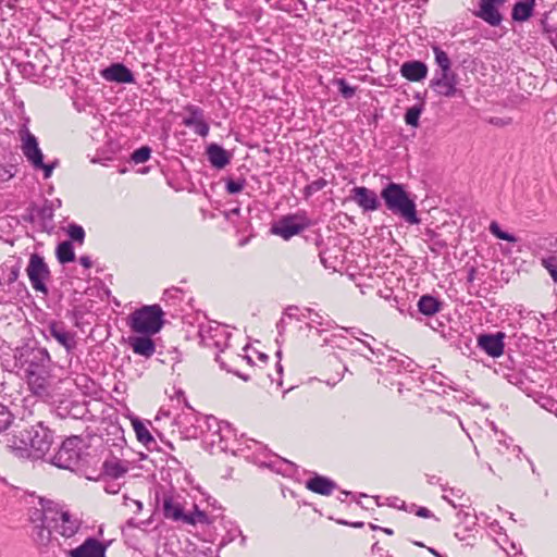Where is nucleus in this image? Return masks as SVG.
<instances>
[{"label": "nucleus", "instance_id": "f257e3e1", "mask_svg": "<svg viewBox=\"0 0 557 557\" xmlns=\"http://www.w3.org/2000/svg\"><path fill=\"white\" fill-rule=\"evenodd\" d=\"M7 348L8 351L2 349V369L25 379L33 394L48 396L53 366L48 350L30 344Z\"/></svg>", "mask_w": 557, "mask_h": 557}, {"label": "nucleus", "instance_id": "f03ea898", "mask_svg": "<svg viewBox=\"0 0 557 557\" xmlns=\"http://www.w3.org/2000/svg\"><path fill=\"white\" fill-rule=\"evenodd\" d=\"M21 436L20 445H16L18 435L15 433L8 434L2 441L7 451L17 459L44 458L54 442L53 431L42 422L30 428L28 425Z\"/></svg>", "mask_w": 557, "mask_h": 557}, {"label": "nucleus", "instance_id": "7ed1b4c3", "mask_svg": "<svg viewBox=\"0 0 557 557\" xmlns=\"http://www.w3.org/2000/svg\"><path fill=\"white\" fill-rule=\"evenodd\" d=\"M381 198L388 211L403 218L409 224H419L414 199L410 197L403 184L391 182L381 190Z\"/></svg>", "mask_w": 557, "mask_h": 557}, {"label": "nucleus", "instance_id": "20e7f679", "mask_svg": "<svg viewBox=\"0 0 557 557\" xmlns=\"http://www.w3.org/2000/svg\"><path fill=\"white\" fill-rule=\"evenodd\" d=\"M164 312L159 305H146L128 315L132 332L141 335H154L164 324Z\"/></svg>", "mask_w": 557, "mask_h": 557}, {"label": "nucleus", "instance_id": "39448f33", "mask_svg": "<svg viewBox=\"0 0 557 557\" xmlns=\"http://www.w3.org/2000/svg\"><path fill=\"white\" fill-rule=\"evenodd\" d=\"M20 135L22 139L21 148L27 161L34 169L42 170L44 177L49 178L52 175L53 169L58 165V160L49 164L44 162V154L38 146V140L32 133H29L25 123L21 126Z\"/></svg>", "mask_w": 557, "mask_h": 557}, {"label": "nucleus", "instance_id": "423d86ee", "mask_svg": "<svg viewBox=\"0 0 557 557\" xmlns=\"http://www.w3.org/2000/svg\"><path fill=\"white\" fill-rule=\"evenodd\" d=\"M313 225L306 211L282 215L271 227V233L289 240Z\"/></svg>", "mask_w": 557, "mask_h": 557}, {"label": "nucleus", "instance_id": "0eeeda50", "mask_svg": "<svg viewBox=\"0 0 557 557\" xmlns=\"http://www.w3.org/2000/svg\"><path fill=\"white\" fill-rule=\"evenodd\" d=\"M83 438L72 435L65 438L58 451L51 457L52 465L61 469H74L79 465Z\"/></svg>", "mask_w": 557, "mask_h": 557}, {"label": "nucleus", "instance_id": "6e6552de", "mask_svg": "<svg viewBox=\"0 0 557 557\" xmlns=\"http://www.w3.org/2000/svg\"><path fill=\"white\" fill-rule=\"evenodd\" d=\"M156 502L160 504L164 519L174 522L193 523V518L184 511L182 497L173 493V491L156 492Z\"/></svg>", "mask_w": 557, "mask_h": 557}, {"label": "nucleus", "instance_id": "1a4fd4ad", "mask_svg": "<svg viewBox=\"0 0 557 557\" xmlns=\"http://www.w3.org/2000/svg\"><path fill=\"white\" fill-rule=\"evenodd\" d=\"M458 75L453 70L434 71V75L430 81L429 87L440 97L465 98V91L458 88Z\"/></svg>", "mask_w": 557, "mask_h": 557}, {"label": "nucleus", "instance_id": "9d476101", "mask_svg": "<svg viewBox=\"0 0 557 557\" xmlns=\"http://www.w3.org/2000/svg\"><path fill=\"white\" fill-rule=\"evenodd\" d=\"M26 272L32 287L47 296L48 287L46 282L50 278V270L45 258L38 253H32Z\"/></svg>", "mask_w": 557, "mask_h": 557}, {"label": "nucleus", "instance_id": "9b49d317", "mask_svg": "<svg viewBox=\"0 0 557 557\" xmlns=\"http://www.w3.org/2000/svg\"><path fill=\"white\" fill-rule=\"evenodd\" d=\"M25 409L22 406L14 405L13 408L2 404V441L10 433H20L26 431L28 422L24 419Z\"/></svg>", "mask_w": 557, "mask_h": 557}, {"label": "nucleus", "instance_id": "f8f14e48", "mask_svg": "<svg viewBox=\"0 0 557 557\" xmlns=\"http://www.w3.org/2000/svg\"><path fill=\"white\" fill-rule=\"evenodd\" d=\"M200 343L208 348H215L219 352L224 351L228 347L231 333L222 325L215 324L200 326Z\"/></svg>", "mask_w": 557, "mask_h": 557}, {"label": "nucleus", "instance_id": "ddd939ff", "mask_svg": "<svg viewBox=\"0 0 557 557\" xmlns=\"http://www.w3.org/2000/svg\"><path fill=\"white\" fill-rule=\"evenodd\" d=\"M38 503L40 508L29 509L28 521L33 527L46 523L51 524L55 520V515H58V504L44 497H39Z\"/></svg>", "mask_w": 557, "mask_h": 557}, {"label": "nucleus", "instance_id": "4468645a", "mask_svg": "<svg viewBox=\"0 0 557 557\" xmlns=\"http://www.w3.org/2000/svg\"><path fill=\"white\" fill-rule=\"evenodd\" d=\"M506 334L504 332L483 333L478 336V347L486 355L498 358L504 354Z\"/></svg>", "mask_w": 557, "mask_h": 557}, {"label": "nucleus", "instance_id": "2eb2a0df", "mask_svg": "<svg viewBox=\"0 0 557 557\" xmlns=\"http://www.w3.org/2000/svg\"><path fill=\"white\" fill-rule=\"evenodd\" d=\"M52 529L65 539L73 537L81 528V521L74 518L67 510L58 506V515L52 521Z\"/></svg>", "mask_w": 557, "mask_h": 557}, {"label": "nucleus", "instance_id": "dca6fc26", "mask_svg": "<svg viewBox=\"0 0 557 557\" xmlns=\"http://www.w3.org/2000/svg\"><path fill=\"white\" fill-rule=\"evenodd\" d=\"M506 0H480L479 10L474 15L491 26H499L503 21V15L498 7L503 5Z\"/></svg>", "mask_w": 557, "mask_h": 557}, {"label": "nucleus", "instance_id": "f3484780", "mask_svg": "<svg viewBox=\"0 0 557 557\" xmlns=\"http://www.w3.org/2000/svg\"><path fill=\"white\" fill-rule=\"evenodd\" d=\"M351 199L364 211H375L380 209L381 201L376 193L364 186H357L351 189Z\"/></svg>", "mask_w": 557, "mask_h": 557}, {"label": "nucleus", "instance_id": "a211bd4d", "mask_svg": "<svg viewBox=\"0 0 557 557\" xmlns=\"http://www.w3.org/2000/svg\"><path fill=\"white\" fill-rule=\"evenodd\" d=\"M101 76L107 82H114L119 84L135 83L133 72L123 63H112L101 71Z\"/></svg>", "mask_w": 557, "mask_h": 557}, {"label": "nucleus", "instance_id": "6ab92c4d", "mask_svg": "<svg viewBox=\"0 0 557 557\" xmlns=\"http://www.w3.org/2000/svg\"><path fill=\"white\" fill-rule=\"evenodd\" d=\"M152 335H132L128 336L126 343L132 348L135 355L144 358H150L156 352V343L151 338Z\"/></svg>", "mask_w": 557, "mask_h": 557}, {"label": "nucleus", "instance_id": "aec40b11", "mask_svg": "<svg viewBox=\"0 0 557 557\" xmlns=\"http://www.w3.org/2000/svg\"><path fill=\"white\" fill-rule=\"evenodd\" d=\"M70 557H106V546L94 537H88L82 545L69 552Z\"/></svg>", "mask_w": 557, "mask_h": 557}, {"label": "nucleus", "instance_id": "412c9836", "mask_svg": "<svg viewBox=\"0 0 557 557\" xmlns=\"http://www.w3.org/2000/svg\"><path fill=\"white\" fill-rule=\"evenodd\" d=\"M52 524L46 523L32 528L30 537L41 554L47 553L53 544Z\"/></svg>", "mask_w": 557, "mask_h": 557}, {"label": "nucleus", "instance_id": "4be33fe9", "mask_svg": "<svg viewBox=\"0 0 557 557\" xmlns=\"http://www.w3.org/2000/svg\"><path fill=\"white\" fill-rule=\"evenodd\" d=\"M400 74L410 82H421L428 76V65L418 60L406 61L401 64Z\"/></svg>", "mask_w": 557, "mask_h": 557}, {"label": "nucleus", "instance_id": "5701e85b", "mask_svg": "<svg viewBox=\"0 0 557 557\" xmlns=\"http://www.w3.org/2000/svg\"><path fill=\"white\" fill-rule=\"evenodd\" d=\"M49 335L58 341L67 351L76 347L74 334L65 329L62 322H51L48 326Z\"/></svg>", "mask_w": 557, "mask_h": 557}, {"label": "nucleus", "instance_id": "b1692460", "mask_svg": "<svg viewBox=\"0 0 557 557\" xmlns=\"http://www.w3.org/2000/svg\"><path fill=\"white\" fill-rule=\"evenodd\" d=\"M306 487L315 494L329 496L337 488V484L330 478L315 473L306 482Z\"/></svg>", "mask_w": 557, "mask_h": 557}, {"label": "nucleus", "instance_id": "393cba45", "mask_svg": "<svg viewBox=\"0 0 557 557\" xmlns=\"http://www.w3.org/2000/svg\"><path fill=\"white\" fill-rule=\"evenodd\" d=\"M206 153L210 164L218 170L224 169L232 159V153L218 144L209 145Z\"/></svg>", "mask_w": 557, "mask_h": 557}, {"label": "nucleus", "instance_id": "a878e982", "mask_svg": "<svg viewBox=\"0 0 557 557\" xmlns=\"http://www.w3.org/2000/svg\"><path fill=\"white\" fill-rule=\"evenodd\" d=\"M36 219L39 221L42 231L51 232L54 228L53 225V205L49 200H45L41 207L37 206Z\"/></svg>", "mask_w": 557, "mask_h": 557}, {"label": "nucleus", "instance_id": "bb28decb", "mask_svg": "<svg viewBox=\"0 0 557 557\" xmlns=\"http://www.w3.org/2000/svg\"><path fill=\"white\" fill-rule=\"evenodd\" d=\"M417 307L418 311L423 315L432 317L442 310L443 302L438 298L425 294L419 298Z\"/></svg>", "mask_w": 557, "mask_h": 557}, {"label": "nucleus", "instance_id": "cd10ccee", "mask_svg": "<svg viewBox=\"0 0 557 557\" xmlns=\"http://www.w3.org/2000/svg\"><path fill=\"white\" fill-rule=\"evenodd\" d=\"M132 424L138 442H140L149 450L156 449L157 441L151 435L145 423L138 418H135L133 419Z\"/></svg>", "mask_w": 557, "mask_h": 557}, {"label": "nucleus", "instance_id": "c85d7f7f", "mask_svg": "<svg viewBox=\"0 0 557 557\" xmlns=\"http://www.w3.org/2000/svg\"><path fill=\"white\" fill-rule=\"evenodd\" d=\"M535 0H519L512 7L511 17L515 22H525L534 11Z\"/></svg>", "mask_w": 557, "mask_h": 557}, {"label": "nucleus", "instance_id": "c756f323", "mask_svg": "<svg viewBox=\"0 0 557 557\" xmlns=\"http://www.w3.org/2000/svg\"><path fill=\"white\" fill-rule=\"evenodd\" d=\"M128 471V467L123 461L113 457L102 463V474L111 479H119Z\"/></svg>", "mask_w": 557, "mask_h": 557}, {"label": "nucleus", "instance_id": "7c9ffc66", "mask_svg": "<svg viewBox=\"0 0 557 557\" xmlns=\"http://www.w3.org/2000/svg\"><path fill=\"white\" fill-rule=\"evenodd\" d=\"M55 256L61 264H66L75 260L74 247L71 240H64L57 246Z\"/></svg>", "mask_w": 557, "mask_h": 557}, {"label": "nucleus", "instance_id": "2f4dec72", "mask_svg": "<svg viewBox=\"0 0 557 557\" xmlns=\"http://www.w3.org/2000/svg\"><path fill=\"white\" fill-rule=\"evenodd\" d=\"M432 51L434 53L435 64L437 65L435 71L451 70L450 58L438 45H432Z\"/></svg>", "mask_w": 557, "mask_h": 557}, {"label": "nucleus", "instance_id": "473e14b6", "mask_svg": "<svg viewBox=\"0 0 557 557\" xmlns=\"http://www.w3.org/2000/svg\"><path fill=\"white\" fill-rule=\"evenodd\" d=\"M424 110V103H418L414 104L406 110V113L404 115V120L407 125L411 127H418L419 126V120Z\"/></svg>", "mask_w": 557, "mask_h": 557}, {"label": "nucleus", "instance_id": "72a5a7b5", "mask_svg": "<svg viewBox=\"0 0 557 557\" xmlns=\"http://www.w3.org/2000/svg\"><path fill=\"white\" fill-rule=\"evenodd\" d=\"M183 124L186 127L193 128L194 132L201 137L208 136L209 131H210V126L205 121V117H201L200 120H197V121L191 120V119H183Z\"/></svg>", "mask_w": 557, "mask_h": 557}, {"label": "nucleus", "instance_id": "f704fd0d", "mask_svg": "<svg viewBox=\"0 0 557 557\" xmlns=\"http://www.w3.org/2000/svg\"><path fill=\"white\" fill-rule=\"evenodd\" d=\"M488 230L498 239L508 243H516L518 240L513 234L503 231L496 221L491 222Z\"/></svg>", "mask_w": 557, "mask_h": 557}, {"label": "nucleus", "instance_id": "c9c22d12", "mask_svg": "<svg viewBox=\"0 0 557 557\" xmlns=\"http://www.w3.org/2000/svg\"><path fill=\"white\" fill-rule=\"evenodd\" d=\"M327 185V181L323 177H320L312 183L305 186L302 190V195L305 199H309L313 194L322 190Z\"/></svg>", "mask_w": 557, "mask_h": 557}, {"label": "nucleus", "instance_id": "e433bc0d", "mask_svg": "<svg viewBox=\"0 0 557 557\" xmlns=\"http://www.w3.org/2000/svg\"><path fill=\"white\" fill-rule=\"evenodd\" d=\"M426 235L429 236V239L432 242V246H430L431 251L438 253L440 250L444 249L447 246V243L443 238H441V236L433 230H428Z\"/></svg>", "mask_w": 557, "mask_h": 557}, {"label": "nucleus", "instance_id": "4c0bfd02", "mask_svg": "<svg viewBox=\"0 0 557 557\" xmlns=\"http://www.w3.org/2000/svg\"><path fill=\"white\" fill-rule=\"evenodd\" d=\"M335 84L344 99H351L356 95L357 87L348 85L345 78L336 79Z\"/></svg>", "mask_w": 557, "mask_h": 557}, {"label": "nucleus", "instance_id": "58836bf2", "mask_svg": "<svg viewBox=\"0 0 557 557\" xmlns=\"http://www.w3.org/2000/svg\"><path fill=\"white\" fill-rule=\"evenodd\" d=\"M245 185H246L245 178H238V180L227 178V180H225V190L230 195H236V194L240 193L244 189Z\"/></svg>", "mask_w": 557, "mask_h": 557}, {"label": "nucleus", "instance_id": "ea45409f", "mask_svg": "<svg viewBox=\"0 0 557 557\" xmlns=\"http://www.w3.org/2000/svg\"><path fill=\"white\" fill-rule=\"evenodd\" d=\"M67 235L71 238V242H77L81 245L84 243L85 239V231L84 228L78 224H70L67 228Z\"/></svg>", "mask_w": 557, "mask_h": 557}, {"label": "nucleus", "instance_id": "a19ab883", "mask_svg": "<svg viewBox=\"0 0 557 557\" xmlns=\"http://www.w3.org/2000/svg\"><path fill=\"white\" fill-rule=\"evenodd\" d=\"M150 154H151V148L148 147V146H141L140 148L136 149L132 156H131V159L132 161H134L136 164L138 163H144L146 161L149 160L150 158Z\"/></svg>", "mask_w": 557, "mask_h": 557}, {"label": "nucleus", "instance_id": "79ce46f5", "mask_svg": "<svg viewBox=\"0 0 557 557\" xmlns=\"http://www.w3.org/2000/svg\"><path fill=\"white\" fill-rule=\"evenodd\" d=\"M545 250L546 256L541 259V262L548 261L549 263H557V237L548 242Z\"/></svg>", "mask_w": 557, "mask_h": 557}, {"label": "nucleus", "instance_id": "37998d69", "mask_svg": "<svg viewBox=\"0 0 557 557\" xmlns=\"http://www.w3.org/2000/svg\"><path fill=\"white\" fill-rule=\"evenodd\" d=\"M194 508H195L194 512L187 513V516H190L194 521H193V523H187V524L188 525H196L197 523L209 524L210 520H209L208 515L203 510H200L197 505H194Z\"/></svg>", "mask_w": 557, "mask_h": 557}, {"label": "nucleus", "instance_id": "c03bdc74", "mask_svg": "<svg viewBox=\"0 0 557 557\" xmlns=\"http://www.w3.org/2000/svg\"><path fill=\"white\" fill-rule=\"evenodd\" d=\"M185 111L188 113L187 116L184 119H191V120H200L201 117H205L203 110L200 107H197L195 104H187L185 107Z\"/></svg>", "mask_w": 557, "mask_h": 557}, {"label": "nucleus", "instance_id": "a18cd8bd", "mask_svg": "<svg viewBox=\"0 0 557 557\" xmlns=\"http://www.w3.org/2000/svg\"><path fill=\"white\" fill-rule=\"evenodd\" d=\"M11 262H12L11 265H8L5 263L7 268L10 270V273L8 275L9 283H13L17 280L18 274H20V269H21V260L20 259L12 260Z\"/></svg>", "mask_w": 557, "mask_h": 557}, {"label": "nucleus", "instance_id": "49530a36", "mask_svg": "<svg viewBox=\"0 0 557 557\" xmlns=\"http://www.w3.org/2000/svg\"><path fill=\"white\" fill-rule=\"evenodd\" d=\"M37 205L35 202H30L26 209V212L21 215V220L25 223H34L36 221V211Z\"/></svg>", "mask_w": 557, "mask_h": 557}, {"label": "nucleus", "instance_id": "de8ad7c7", "mask_svg": "<svg viewBox=\"0 0 557 557\" xmlns=\"http://www.w3.org/2000/svg\"><path fill=\"white\" fill-rule=\"evenodd\" d=\"M361 343L367 347L369 348V350L372 352V355L375 356V360L371 359V358H366L369 362H375L377 364H382L383 363V360H382V357H384V352L381 350V349H375L371 346V344L367 341H361Z\"/></svg>", "mask_w": 557, "mask_h": 557}, {"label": "nucleus", "instance_id": "09e8293b", "mask_svg": "<svg viewBox=\"0 0 557 557\" xmlns=\"http://www.w3.org/2000/svg\"><path fill=\"white\" fill-rule=\"evenodd\" d=\"M542 267L547 270L552 280L557 283V263H549L548 261H542Z\"/></svg>", "mask_w": 557, "mask_h": 557}, {"label": "nucleus", "instance_id": "8fccbe9b", "mask_svg": "<svg viewBox=\"0 0 557 557\" xmlns=\"http://www.w3.org/2000/svg\"><path fill=\"white\" fill-rule=\"evenodd\" d=\"M17 172V168L15 165H10L9 169L2 168V181H8L12 178Z\"/></svg>", "mask_w": 557, "mask_h": 557}, {"label": "nucleus", "instance_id": "3c124183", "mask_svg": "<svg viewBox=\"0 0 557 557\" xmlns=\"http://www.w3.org/2000/svg\"><path fill=\"white\" fill-rule=\"evenodd\" d=\"M262 16L261 8H250V16L249 20L253 22H259Z\"/></svg>", "mask_w": 557, "mask_h": 557}, {"label": "nucleus", "instance_id": "603ef678", "mask_svg": "<svg viewBox=\"0 0 557 557\" xmlns=\"http://www.w3.org/2000/svg\"><path fill=\"white\" fill-rule=\"evenodd\" d=\"M471 531V529L469 527H466L463 528L462 531H459L457 530L455 532V536L459 540V541H466L468 537H470V535L467 534V532Z\"/></svg>", "mask_w": 557, "mask_h": 557}, {"label": "nucleus", "instance_id": "864d4df0", "mask_svg": "<svg viewBox=\"0 0 557 557\" xmlns=\"http://www.w3.org/2000/svg\"><path fill=\"white\" fill-rule=\"evenodd\" d=\"M416 515L418 517H421V518H431V517H433V513L431 512V510H429L425 507H419L418 510L416 511Z\"/></svg>", "mask_w": 557, "mask_h": 557}, {"label": "nucleus", "instance_id": "5fc2aeb1", "mask_svg": "<svg viewBox=\"0 0 557 557\" xmlns=\"http://www.w3.org/2000/svg\"><path fill=\"white\" fill-rule=\"evenodd\" d=\"M128 502H132L133 505L136 507V512H139L143 509V503L139 500L132 499L127 496L124 497V505L128 506Z\"/></svg>", "mask_w": 557, "mask_h": 557}, {"label": "nucleus", "instance_id": "6e6d98bb", "mask_svg": "<svg viewBox=\"0 0 557 557\" xmlns=\"http://www.w3.org/2000/svg\"><path fill=\"white\" fill-rule=\"evenodd\" d=\"M235 13H236V15L238 17L249 18V16H250V8H246V7L242 8V9L237 8L235 10Z\"/></svg>", "mask_w": 557, "mask_h": 557}, {"label": "nucleus", "instance_id": "4d7b16f0", "mask_svg": "<svg viewBox=\"0 0 557 557\" xmlns=\"http://www.w3.org/2000/svg\"><path fill=\"white\" fill-rule=\"evenodd\" d=\"M345 330H346L347 332H350V334H351L355 338H357V339H359V337H358L359 335H364V336H367V337L371 338L372 341H375L373 336H371V335H369V334L363 333L361 330H355V329H345Z\"/></svg>", "mask_w": 557, "mask_h": 557}, {"label": "nucleus", "instance_id": "13d9d810", "mask_svg": "<svg viewBox=\"0 0 557 557\" xmlns=\"http://www.w3.org/2000/svg\"><path fill=\"white\" fill-rule=\"evenodd\" d=\"M345 330H346L347 332H350V334H351L355 338H357V339H359V337H358L359 335H364V336H367V337L371 338L372 341H375L373 336H371V335H369V334L363 333L361 330H355V329H345Z\"/></svg>", "mask_w": 557, "mask_h": 557}, {"label": "nucleus", "instance_id": "bf43d9fd", "mask_svg": "<svg viewBox=\"0 0 557 557\" xmlns=\"http://www.w3.org/2000/svg\"><path fill=\"white\" fill-rule=\"evenodd\" d=\"M79 263H81L84 268H86V269H89V268H91V265H92V262H91V259H90V257H89V256H82V257L79 258Z\"/></svg>", "mask_w": 557, "mask_h": 557}, {"label": "nucleus", "instance_id": "052dcab7", "mask_svg": "<svg viewBox=\"0 0 557 557\" xmlns=\"http://www.w3.org/2000/svg\"><path fill=\"white\" fill-rule=\"evenodd\" d=\"M276 329L278 332V336H283V334L285 332V321L283 318L277 322Z\"/></svg>", "mask_w": 557, "mask_h": 557}, {"label": "nucleus", "instance_id": "680f3d73", "mask_svg": "<svg viewBox=\"0 0 557 557\" xmlns=\"http://www.w3.org/2000/svg\"><path fill=\"white\" fill-rule=\"evenodd\" d=\"M476 274V269L474 267L470 268L467 275L468 282H473Z\"/></svg>", "mask_w": 557, "mask_h": 557}, {"label": "nucleus", "instance_id": "e2e57ef3", "mask_svg": "<svg viewBox=\"0 0 557 557\" xmlns=\"http://www.w3.org/2000/svg\"><path fill=\"white\" fill-rule=\"evenodd\" d=\"M432 377H433V381L438 383L440 385H445V383L443 382V379H445V376L442 373H436V374L432 375Z\"/></svg>", "mask_w": 557, "mask_h": 557}, {"label": "nucleus", "instance_id": "0e129e2a", "mask_svg": "<svg viewBox=\"0 0 557 557\" xmlns=\"http://www.w3.org/2000/svg\"><path fill=\"white\" fill-rule=\"evenodd\" d=\"M223 430L231 432V424L228 422L219 423V432H222Z\"/></svg>", "mask_w": 557, "mask_h": 557}, {"label": "nucleus", "instance_id": "69168bd1", "mask_svg": "<svg viewBox=\"0 0 557 557\" xmlns=\"http://www.w3.org/2000/svg\"><path fill=\"white\" fill-rule=\"evenodd\" d=\"M339 523L345 524V525H351L354 528H362L363 527V522H360V521L349 523V522L343 520V521H339Z\"/></svg>", "mask_w": 557, "mask_h": 557}, {"label": "nucleus", "instance_id": "338daca9", "mask_svg": "<svg viewBox=\"0 0 557 557\" xmlns=\"http://www.w3.org/2000/svg\"><path fill=\"white\" fill-rule=\"evenodd\" d=\"M410 363H412V360L409 359L408 357H406V360L400 361V367L408 368L410 366Z\"/></svg>", "mask_w": 557, "mask_h": 557}, {"label": "nucleus", "instance_id": "774afa93", "mask_svg": "<svg viewBox=\"0 0 557 557\" xmlns=\"http://www.w3.org/2000/svg\"><path fill=\"white\" fill-rule=\"evenodd\" d=\"M225 8H226L227 10H234V11L237 9V8L234 5V2H233V1H230V0H226V1H225Z\"/></svg>", "mask_w": 557, "mask_h": 557}]
</instances>
